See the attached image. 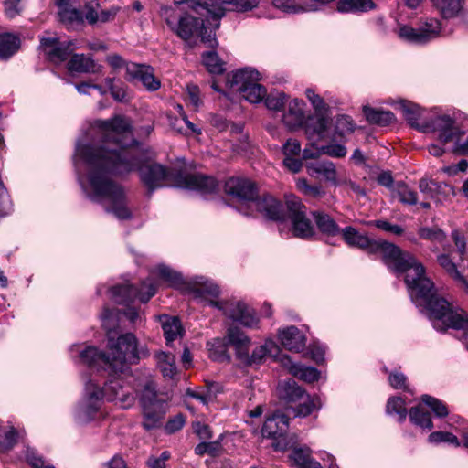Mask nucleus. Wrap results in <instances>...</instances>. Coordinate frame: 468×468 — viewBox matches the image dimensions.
<instances>
[{
	"instance_id": "obj_1",
	"label": "nucleus",
	"mask_w": 468,
	"mask_h": 468,
	"mask_svg": "<svg viewBox=\"0 0 468 468\" xmlns=\"http://www.w3.org/2000/svg\"><path fill=\"white\" fill-rule=\"evenodd\" d=\"M91 130L98 142L92 144L76 146V154L87 165L86 182L79 176L80 184L87 197L94 201H110L111 211L119 219H129L132 212L125 203L121 186L112 175H125L138 170L140 179L151 195L155 189L176 186L196 190L202 194L215 192L218 184L212 176L198 173H186L166 168L158 163L146 162L137 146H133L131 122L128 118L116 115L110 120H97Z\"/></svg>"
},
{
	"instance_id": "obj_2",
	"label": "nucleus",
	"mask_w": 468,
	"mask_h": 468,
	"mask_svg": "<svg viewBox=\"0 0 468 468\" xmlns=\"http://www.w3.org/2000/svg\"><path fill=\"white\" fill-rule=\"evenodd\" d=\"M369 254H380L384 263L397 273H405V283L412 302L424 307L433 327L468 330V314L453 311L451 304L436 293L433 282L425 274L424 266L410 252L388 241L375 240Z\"/></svg>"
},
{
	"instance_id": "obj_3",
	"label": "nucleus",
	"mask_w": 468,
	"mask_h": 468,
	"mask_svg": "<svg viewBox=\"0 0 468 468\" xmlns=\"http://www.w3.org/2000/svg\"><path fill=\"white\" fill-rule=\"evenodd\" d=\"M109 355L94 346H86L79 351V363L90 368L108 372L109 375L126 372L131 365L149 356L145 346H139L132 333L121 335L116 340L109 337Z\"/></svg>"
},
{
	"instance_id": "obj_4",
	"label": "nucleus",
	"mask_w": 468,
	"mask_h": 468,
	"mask_svg": "<svg viewBox=\"0 0 468 468\" xmlns=\"http://www.w3.org/2000/svg\"><path fill=\"white\" fill-rule=\"evenodd\" d=\"M160 16L169 30L185 42L200 37L202 42L209 47H215L218 42L215 33H207L204 20L187 12H181L173 6L164 5L160 8Z\"/></svg>"
},
{
	"instance_id": "obj_5",
	"label": "nucleus",
	"mask_w": 468,
	"mask_h": 468,
	"mask_svg": "<svg viewBox=\"0 0 468 468\" xmlns=\"http://www.w3.org/2000/svg\"><path fill=\"white\" fill-rule=\"evenodd\" d=\"M420 131L436 133L439 141L442 144L457 141L463 134V132L456 125L455 120L449 115H438L429 120H423Z\"/></svg>"
},
{
	"instance_id": "obj_6",
	"label": "nucleus",
	"mask_w": 468,
	"mask_h": 468,
	"mask_svg": "<svg viewBox=\"0 0 468 468\" xmlns=\"http://www.w3.org/2000/svg\"><path fill=\"white\" fill-rule=\"evenodd\" d=\"M286 205L292 225L293 235L303 239L314 237L315 234L314 226L306 217V207L301 200L292 196L287 198Z\"/></svg>"
},
{
	"instance_id": "obj_7",
	"label": "nucleus",
	"mask_w": 468,
	"mask_h": 468,
	"mask_svg": "<svg viewBox=\"0 0 468 468\" xmlns=\"http://www.w3.org/2000/svg\"><path fill=\"white\" fill-rule=\"evenodd\" d=\"M156 292L154 284L145 281L140 288L130 284L116 285L111 289L112 298L118 304H127L139 299L142 303H147Z\"/></svg>"
},
{
	"instance_id": "obj_8",
	"label": "nucleus",
	"mask_w": 468,
	"mask_h": 468,
	"mask_svg": "<svg viewBox=\"0 0 468 468\" xmlns=\"http://www.w3.org/2000/svg\"><path fill=\"white\" fill-rule=\"evenodd\" d=\"M441 22L436 18H426L418 28L401 27L399 30L400 38L415 44H426L440 36Z\"/></svg>"
},
{
	"instance_id": "obj_9",
	"label": "nucleus",
	"mask_w": 468,
	"mask_h": 468,
	"mask_svg": "<svg viewBox=\"0 0 468 468\" xmlns=\"http://www.w3.org/2000/svg\"><path fill=\"white\" fill-rule=\"evenodd\" d=\"M209 303L221 310L229 319L239 322L244 326L254 327L258 324V319L255 316L253 309L243 302H220L211 300Z\"/></svg>"
},
{
	"instance_id": "obj_10",
	"label": "nucleus",
	"mask_w": 468,
	"mask_h": 468,
	"mask_svg": "<svg viewBox=\"0 0 468 468\" xmlns=\"http://www.w3.org/2000/svg\"><path fill=\"white\" fill-rule=\"evenodd\" d=\"M103 392V399L114 402L121 408L127 409L135 402V396L129 386H123V380L121 378H112L101 388Z\"/></svg>"
},
{
	"instance_id": "obj_11",
	"label": "nucleus",
	"mask_w": 468,
	"mask_h": 468,
	"mask_svg": "<svg viewBox=\"0 0 468 468\" xmlns=\"http://www.w3.org/2000/svg\"><path fill=\"white\" fill-rule=\"evenodd\" d=\"M224 190L227 195L237 198L241 204L251 206L258 192L256 185L248 178L230 177L225 182Z\"/></svg>"
},
{
	"instance_id": "obj_12",
	"label": "nucleus",
	"mask_w": 468,
	"mask_h": 468,
	"mask_svg": "<svg viewBox=\"0 0 468 468\" xmlns=\"http://www.w3.org/2000/svg\"><path fill=\"white\" fill-rule=\"evenodd\" d=\"M85 389L86 399L79 409V419L82 422L90 421L95 418L103 399V392L94 380L90 379L87 382Z\"/></svg>"
},
{
	"instance_id": "obj_13",
	"label": "nucleus",
	"mask_w": 468,
	"mask_h": 468,
	"mask_svg": "<svg viewBox=\"0 0 468 468\" xmlns=\"http://www.w3.org/2000/svg\"><path fill=\"white\" fill-rule=\"evenodd\" d=\"M249 208L255 209L264 218L273 221H283L285 213L282 204L271 195L258 196Z\"/></svg>"
},
{
	"instance_id": "obj_14",
	"label": "nucleus",
	"mask_w": 468,
	"mask_h": 468,
	"mask_svg": "<svg viewBox=\"0 0 468 468\" xmlns=\"http://www.w3.org/2000/svg\"><path fill=\"white\" fill-rule=\"evenodd\" d=\"M41 46L48 59L54 63L67 60L75 48L72 41L60 42L58 37H43Z\"/></svg>"
},
{
	"instance_id": "obj_15",
	"label": "nucleus",
	"mask_w": 468,
	"mask_h": 468,
	"mask_svg": "<svg viewBox=\"0 0 468 468\" xmlns=\"http://www.w3.org/2000/svg\"><path fill=\"white\" fill-rule=\"evenodd\" d=\"M261 74L254 69L245 68L228 75L227 86L234 92L241 93L253 81L260 80Z\"/></svg>"
},
{
	"instance_id": "obj_16",
	"label": "nucleus",
	"mask_w": 468,
	"mask_h": 468,
	"mask_svg": "<svg viewBox=\"0 0 468 468\" xmlns=\"http://www.w3.org/2000/svg\"><path fill=\"white\" fill-rule=\"evenodd\" d=\"M288 428V416L277 411L267 418L261 429V433L263 437L277 439L285 435Z\"/></svg>"
},
{
	"instance_id": "obj_17",
	"label": "nucleus",
	"mask_w": 468,
	"mask_h": 468,
	"mask_svg": "<svg viewBox=\"0 0 468 468\" xmlns=\"http://www.w3.org/2000/svg\"><path fill=\"white\" fill-rule=\"evenodd\" d=\"M279 338L282 346L289 351L299 353L306 346L305 335L294 325L279 330Z\"/></svg>"
},
{
	"instance_id": "obj_18",
	"label": "nucleus",
	"mask_w": 468,
	"mask_h": 468,
	"mask_svg": "<svg viewBox=\"0 0 468 468\" xmlns=\"http://www.w3.org/2000/svg\"><path fill=\"white\" fill-rule=\"evenodd\" d=\"M127 74L132 79L139 80L148 90H157L161 86L160 81L154 77V70L150 66L132 63L127 65Z\"/></svg>"
},
{
	"instance_id": "obj_19",
	"label": "nucleus",
	"mask_w": 468,
	"mask_h": 468,
	"mask_svg": "<svg viewBox=\"0 0 468 468\" xmlns=\"http://www.w3.org/2000/svg\"><path fill=\"white\" fill-rule=\"evenodd\" d=\"M340 234L347 246L367 250L368 253L375 242V240L369 239L366 234L360 233L352 226L342 229Z\"/></svg>"
},
{
	"instance_id": "obj_20",
	"label": "nucleus",
	"mask_w": 468,
	"mask_h": 468,
	"mask_svg": "<svg viewBox=\"0 0 468 468\" xmlns=\"http://www.w3.org/2000/svg\"><path fill=\"white\" fill-rule=\"evenodd\" d=\"M282 363L290 374L301 380L311 383L319 378L320 373L315 367L293 363L288 356L282 358Z\"/></svg>"
},
{
	"instance_id": "obj_21",
	"label": "nucleus",
	"mask_w": 468,
	"mask_h": 468,
	"mask_svg": "<svg viewBox=\"0 0 468 468\" xmlns=\"http://www.w3.org/2000/svg\"><path fill=\"white\" fill-rule=\"evenodd\" d=\"M307 172L311 176L318 177L322 176L326 181L334 185H338L337 171L331 161H314L306 165Z\"/></svg>"
},
{
	"instance_id": "obj_22",
	"label": "nucleus",
	"mask_w": 468,
	"mask_h": 468,
	"mask_svg": "<svg viewBox=\"0 0 468 468\" xmlns=\"http://www.w3.org/2000/svg\"><path fill=\"white\" fill-rule=\"evenodd\" d=\"M228 344L236 350L238 358H248L250 339L238 327H231L227 334Z\"/></svg>"
},
{
	"instance_id": "obj_23",
	"label": "nucleus",
	"mask_w": 468,
	"mask_h": 468,
	"mask_svg": "<svg viewBox=\"0 0 468 468\" xmlns=\"http://www.w3.org/2000/svg\"><path fill=\"white\" fill-rule=\"evenodd\" d=\"M305 103L302 100H292L288 104V110L283 114L284 123L291 129L301 126L305 119Z\"/></svg>"
},
{
	"instance_id": "obj_24",
	"label": "nucleus",
	"mask_w": 468,
	"mask_h": 468,
	"mask_svg": "<svg viewBox=\"0 0 468 468\" xmlns=\"http://www.w3.org/2000/svg\"><path fill=\"white\" fill-rule=\"evenodd\" d=\"M225 8L218 7L212 11V17L217 21L215 28L219 27V19L225 16V10L246 12L253 9L259 4V0H229L224 3Z\"/></svg>"
},
{
	"instance_id": "obj_25",
	"label": "nucleus",
	"mask_w": 468,
	"mask_h": 468,
	"mask_svg": "<svg viewBox=\"0 0 468 468\" xmlns=\"http://www.w3.org/2000/svg\"><path fill=\"white\" fill-rule=\"evenodd\" d=\"M312 215L317 229L323 235L327 237L340 235L342 229L329 214L324 211H314Z\"/></svg>"
},
{
	"instance_id": "obj_26",
	"label": "nucleus",
	"mask_w": 468,
	"mask_h": 468,
	"mask_svg": "<svg viewBox=\"0 0 468 468\" xmlns=\"http://www.w3.org/2000/svg\"><path fill=\"white\" fill-rule=\"evenodd\" d=\"M144 421L143 426L145 430H152L160 425L161 420L165 413V407L162 402L154 405L142 406Z\"/></svg>"
},
{
	"instance_id": "obj_27",
	"label": "nucleus",
	"mask_w": 468,
	"mask_h": 468,
	"mask_svg": "<svg viewBox=\"0 0 468 468\" xmlns=\"http://www.w3.org/2000/svg\"><path fill=\"white\" fill-rule=\"evenodd\" d=\"M68 69L78 73H96L99 67L91 58L84 54H74L68 62Z\"/></svg>"
},
{
	"instance_id": "obj_28",
	"label": "nucleus",
	"mask_w": 468,
	"mask_h": 468,
	"mask_svg": "<svg viewBox=\"0 0 468 468\" xmlns=\"http://www.w3.org/2000/svg\"><path fill=\"white\" fill-rule=\"evenodd\" d=\"M273 6L287 14H299L317 10L315 4L303 3L301 0H272Z\"/></svg>"
},
{
	"instance_id": "obj_29",
	"label": "nucleus",
	"mask_w": 468,
	"mask_h": 468,
	"mask_svg": "<svg viewBox=\"0 0 468 468\" xmlns=\"http://www.w3.org/2000/svg\"><path fill=\"white\" fill-rule=\"evenodd\" d=\"M278 392L280 398L287 402H297L307 396L305 391L292 379L280 383Z\"/></svg>"
},
{
	"instance_id": "obj_30",
	"label": "nucleus",
	"mask_w": 468,
	"mask_h": 468,
	"mask_svg": "<svg viewBox=\"0 0 468 468\" xmlns=\"http://www.w3.org/2000/svg\"><path fill=\"white\" fill-rule=\"evenodd\" d=\"M191 291L197 298L207 296L217 298L220 293L219 287L204 277H197L193 280Z\"/></svg>"
},
{
	"instance_id": "obj_31",
	"label": "nucleus",
	"mask_w": 468,
	"mask_h": 468,
	"mask_svg": "<svg viewBox=\"0 0 468 468\" xmlns=\"http://www.w3.org/2000/svg\"><path fill=\"white\" fill-rule=\"evenodd\" d=\"M58 17L59 22L69 29L82 26L84 23L83 13L79 8V4L67 10L58 11Z\"/></svg>"
},
{
	"instance_id": "obj_32",
	"label": "nucleus",
	"mask_w": 468,
	"mask_h": 468,
	"mask_svg": "<svg viewBox=\"0 0 468 468\" xmlns=\"http://www.w3.org/2000/svg\"><path fill=\"white\" fill-rule=\"evenodd\" d=\"M161 324L167 345H170L177 337L182 336L183 328L177 317L164 315L161 317Z\"/></svg>"
},
{
	"instance_id": "obj_33",
	"label": "nucleus",
	"mask_w": 468,
	"mask_h": 468,
	"mask_svg": "<svg viewBox=\"0 0 468 468\" xmlns=\"http://www.w3.org/2000/svg\"><path fill=\"white\" fill-rule=\"evenodd\" d=\"M156 365L163 376L166 378H173L176 374V357L171 353L164 351L154 354Z\"/></svg>"
},
{
	"instance_id": "obj_34",
	"label": "nucleus",
	"mask_w": 468,
	"mask_h": 468,
	"mask_svg": "<svg viewBox=\"0 0 468 468\" xmlns=\"http://www.w3.org/2000/svg\"><path fill=\"white\" fill-rule=\"evenodd\" d=\"M363 112L367 122L372 124L386 126L395 121V115L389 111H382L364 106Z\"/></svg>"
},
{
	"instance_id": "obj_35",
	"label": "nucleus",
	"mask_w": 468,
	"mask_h": 468,
	"mask_svg": "<svg viewBox=\"0 0 468 468\" xmlns=\"http://www.w3.org/2000/svg\"><path fill=\"white\" fill-rule=\"evenodd\" d=\"M291 459L297 468H323L319 462L311 457L309 448L294 449L291 454Z\"/></svg>"
},
{
	"instance_id": "obj_36",
	"label": "nucleus",
	"mask_w": 468,
	"mask_h": 468,
	"mask_svg": "<svg viewBox=\"0 0 468 468\" xmlns=\"http://www.w3.org/2000/svg\"><path fill=\"white\" fill-rule=\"evenodd\" d=\"M443 18L456 16L463 9L464 0H431Z\"/></svg>"
},
{
	"instance_id": "obj_37",
	"label": "nucleus",
	"mask_w": 468,
	"mask_h": 468,
	"mask_svg": "<svg viewBox=\"0 0 468 468\" xmlns=\"http://www.w3.org/2000/svg\"><path fill=\"white\" fill-rule=\"evenodd\" d=\"M166 400V396L157 393L156 386L153 381H147L145 383L140 396V402L142 406L154 405L157 402H162L163 405H165Z\"/></svg>"
},
{
	"instance_id": "obj_38",
	"label": "nucleus",
	"mask_w": 468,
	"mask_h": 468,
	"mask_svg": "<svg viewBox=\"0 0 468 468\" xmlns=\"http://www.w3.org/2000/svg\"><path fill=\"white\" fill-rule=\"evenodd\" d=\"M209 357L214 361H229L227 344L224 339L214 338L207 343Z\"/></svg>"
},
{
	"instance_id": "obj_39",
	"label": "nucleus",
	"mask_w": 468,
	"mask_h": 468,
	"mask_svg": "<svg viewBox=\"0 0 468 468\" xmlns=\"http://www.w3.org/2000/svg\"><path fill=\"white\" fill-rule=\"evenodd\" d=\"M375 8L372 0H340L337 2L339 12H367Z\"/></svg>"
},
{
	"instance_id": "obj_40",
	"label": "nucleus",
	"mask_w": 468,
	"mask_h": 468,
	"mask_svg": "<svg viewBox=\"0 0 468 468\" xmlns=\"http://www.w3.org/2000/svg\"><path fill=\"white\" fill-rule=\"evenodd\" d=\"M400 110L404 118L412 126L420 131L423 121L420 122L422 112L416 104L409 101H402L400 103Z\"/></svg>"
},
{
	"instance_id": "obj_41",
	"label": "nucleus",
	"mask_w": 468,
	"mask_h": 468,
	"mask_svg": "<svg viewBox=\"0 0 468 468\" xmlns=\"http://www.w3.org/2000/svg\"><path fill=\"white\" fill-rule=\"evenodd\" d=\"M330 121L327 113H315L313 117L309 118L307 122V131L319 137H324Z\"/></svg>"
},
{
	"instance_id": "obj_42",
	"label": "nucleus",
	"mask_w": 468,
	"mask_h": 468,
	"mask_svg": "<svg viewBox=\"0 0 468 468\" xmlns=\"http://www.w3.org/2000/svg\"><path fill=\"white\" fill-rule=\"evenodd\" d=\"M156 274L171 287L182 288L185 284L182 275L165 265H158Z\"/></svg>"
},
{
	"instance_id": "obj_43",
	"label": "nucleus",
	"mask_w": 468,
	"mask_h": 468,
	"mask_svg": "<svg viewBox=\"0 0 468 468\" xmlns=\"http://www.w3.org/2000/svg\"><path fill=\"white\" fill-rule=\"evenodd\" d=\"M20 40L12 34L0 35V58L11 57L19 48Z\"/></svg>"
},
{
	"instance_id": "obj_44",
	"label": "nucleus",
	"mask_w": 468,
	"mask_h": 468,
	"mask_svg": "<svg viewBox=\"0 0 468 468\" xmlns=\"http://www.w3.org/2000/svg\"><path fill=\"white\" fill-rule=\"evenodd\" d=\"M260 80L253 81L247 89L240 93V95L250 101V103L261 102L267 94V90L264 86L259 83Z\"/></svg>"
},
{
	"instance_id": "obj_45",
	"label": "nucleus",
	"mask_w": 468,
	"mask_h": 468,
	"mask_svg": "<svg viewBox=\"0 0 468 468\" xmlns=\"http://www.w3.org/2000/svg\"><path fill=\"white\" fill-rule=\"evenodd\" d=\"M420 239L429 240L431 243L441 244L446 239V233L439 227H420L418 230Z\"/></svg>"
},
{
	"instance_id": "obj_46",
	"label": "nucleus",
	"mask_w": 468,
	"mask_h": 468,
	"mask_svg": "<svg viewBox=\"0 0 468 468\" xmlns=\"http://www.w3.org/2000/svg\"><path fill=\"white\" fill-rule=\"evenodd\" d=\"M410 421L423 429L431 430L433 427L431 415L425 411L421 407H414L410 410Z\"/></svg>"
},
{
	"instance_id": "obj_47",
	"label": "nucleus",
	"mask_w": 468,
	"mask_h": 468,
	"mask_svg": "<svg viewBox=\"0 0 468 468\" xmlns=\"http://www.w3.org/2000/svg\"><path fill=\"white\" fill-rule=\"evenodd\" d=\"M203 64L211 74H222L224 63L215 51H207L202 55Z\"/></svg>"
},
{
	"instance_id": "obj_48",
	"label": "nucleus",
	"mask_w": 468,
	"mask_h": 468,
	"mask_svg": "<svg viewBox=\"0 0 468 468\" xmlns=\"http://www.w3.org/2000/svg\"><path fill=\"white\" fill-rule=\"evenodd\" d=\"M386 411L388 414H396L399 421H404L407 418L406 403L400 397L390 398L387 402Z\"/></svg>"
},
{
	"instance_id": "obj_49",
	"label": "nucleus",
	"mask_w": 468,
	"mask_h": 468,
	"mask_svg": "<svg viewBox=\"0 0 468 468\" xmlns=\"http://www.w3.org/2000/svg\"><path fill=\"white\" fill-rule=\"evenodd\" d=\"M296 186L303 195L309 198L319 199L325 195L324 188L320 185H309L304 178L299 179Z\"/></svg>"
},
{
	"instance_id": "obj_50",
	"label": "nucleus",
	"mask_w": 468,
	"mask_h": 468,
	"mask_svg": "<svg viewBox=\"0 0 468 468\" xmlns=\"http://www.w3.org/2000/svg\"><path fill=\"white\" fill-rule=\"evenodd\" d=\"M321 404L318 399L310 398L305 396L303 403H300L294 410L295 417H306L310 415L314 410L320 409Z\"/></svg>"
},
{
	"instance_id": "obj_51",
	"label": "nucleus",
	"mask_w": 468,
	"mask_h": 468,
	"mask_svg": "<svg viewBox=\"0 0 468 468\" xmlns=\"http://www.w3.org/2000/svg\"><path fill=\"white\" fill-rule=\"evenodd\" d=\"M222 450V445L219 440L213 441H202L195 447V453L197 455H204L205 453L216 457L219 455Z\"/></svg>"
},
{
	"instance_id": "obj_52",
	"label": "nucleus",
	"mask_w": 468,
	"mask_h": 468,
	"mask_svg": "<svg viewBox=\"0 0 468 468\" xmlns=\"http://www.w3.org/2000/svg\"><path fill=\"white\" fill-rule=\"evenodd\" d=\"M421 400L434 412L437 417L442 418L449 414L446 404L438 399L430 395H423L421 397Z\"/></svg>"
},
{
	"instance_id": "obj_53",
	"label": "nucleus",
	"mask_w": 468,
	"mask_h": 468,
	"mask_svg": "<svg viewBox=\"0 0 468 468\" xmlns=\"http://www.w3.org/2000/svg\"><path fill=\"white\" fill-rule=\"evenodd\" d=\"M396 194L399 201L403 204L415 205L418 202L417 193L404 183H399L397 185Z\"/></svg>"
},
{
	"instance_id": "obj_54",
	"label": "nucleus",
	"mask_w": 468,
	"mask_h": 468,
	"mask_svg": "<svg viewBox=\"0 0 468 468\" xmlns=\"http://www.w3.org/2000/svg\"><path fill=\"white\" fill-rule=\"evenodd\" d=\"M286 101V96L282 91H271L265 96V105L272 111H281Z\"/></svg>"
},
{
	"instance_id": "obj_55",
	"label": "nucleus",
	"mask_w": 468,
	"mask_h": 468,
	"mask_svg": "<svg viewBox=\"0 0 468 468\" xmlns=\"http://www.w3.org/2000/svg\"><path fill=\"white\" fill-rule=\"evenodd\" d=\"M354 129L355 125L349 116L341 115L336 118L335 123V133L339 137H342L346 133H352Z\"/></svg>"
},
{
	"instance_id": "obj_56",
	"label": "nucleus",
	"mask_w": 468,
	"mask_h": 468,
	"mask_svg": "<svg viewBox=\"0 0 468 468\" xmlns=\"http://www.w3.org/2000/svg\"><path fill=\"white\" fill-rule=\"evenodd\" d=\"M429 441L431 443H440V442H447L455 445L456 447L460 446V441L458 438L451 432L447 431H434L429 435Z\"/></svg>"
},
{
	"instance_id": "obj_57",
	"label": "nucleus",
	"mask_w": 468,
	"mask_h": 468,
	"mask_svg": "<svg viewBox=\"0 0 468 468\" xmlns=\"http://www.w3.org/2000/svg\"><path fill=\"white\" fill-rule=\"evenodd\" d=\"M305 94L314 108L315 113H327L328 106L320 95L316 94L312 89H307Z\"/></svg>"
},
{
	"instance_id": "obj_58",
	"label": "nucleus",
	"mask_w": 468,
	"mask_h": 468,
	"mask_svg": "<svg viewBox=\"0 0 468 468\" xmlns=\"http://www.w3.org/2000/svg\"><path fill=\"white\" fill-rule=\"evenodd\" d=\"M99 6L98 0H86L84 5L85 15L83 16L90 25H94L98 22Z\"/></svg>"
},
{
	"instance_id": "obj_59",
	"label": "nucleus",
	"mask_w": 468,
	"mask_h": 468,
	"mask_svg": "<svg viewBox=\"0 0 468 468\" xmlns=\"http://www.w3.org/2000/svg\"><path fill=\"white\" fill-rule=\"evenodd\" d=\"M117 311L111 310L109 308H104L103 312L101 314L102 326L108 331L111 332L117 325Z\"/></svg>"
},
{
	"instance_id": "obj_60",
	"label": "nucleus",
	"mask_w": 468,
	"mask_h": 468,
	"mask_svg": "<svg viewBox=\"0 0 468 468\" xmlns=\"http://www.w3.org/2000/svg\"><path fill=\"white\" fill-rule=\"evenodd\" d=\"M17 432L14 428L5 431L4 434L0 433V450L8 451L12 449L16 443Z\"/></svg>"
},
{
	"instance_id": "obj_61",
	"label": "nucleus",
	"mask_w": 468,
	"mask_h": 468,
	"mask_svg": "<svg viewBox=\"0 0 468 468\" xmlns=\"http://www.w3.org/2000/svg\"><path fill=\"white\" fill-rule=\"evenodd\" d=\"M186 100L194 109H197L202 104L200 90L197 85L188 84L186 86Z\"/></svg>"
},
{
	"instance_id": "obj_62",
	"label": "nucleus",
	"mask_w": 468,
	"mask_h": 468,
	"mask_svg": "<svg viewBox=\"0 0 468 468\" xmlns=\"http://www.w3.org/2000/svg\"><path fill=\"white\" fill-rule=\"evenodd\" d=\"M438 263L443 268L452 278L459 272L455 263L447 254H440L437 257Z\"/></svg>"
},
{
	"instance_id": "obj_63",
	"label": "nucleus",
	"mask_w": 468,
	"mask_h": 468,
	"mask_svg": "<svg viewBox=\"0 0 468 468\" xmlns=\"http://www.w3.org/2000/svg\"><path fill=\"white\" fill-rule=\"evenodd\" d=\"M452 241L454 242L457 251L463 258L466 253V239L464 235L458 229H454L451 233Z\"/></svg>"
},
{
	"instance_id": "obj_64",
	"label": "nucleus",
	"mask_w": 468,
	"mask_h": 468,
	"mask_svg": "<svg viewBox=\"0 0 468 468\" xmlns=\"http://www.w3.org/2000/svg\"><path fill=\"white\" fill-rule=\"evenodd\" d=\"M186 423V419L183 414H177L174 418L170 419L165 426V430L167 433H174L181 430Z\"/></svg>"
}]
</instances>
